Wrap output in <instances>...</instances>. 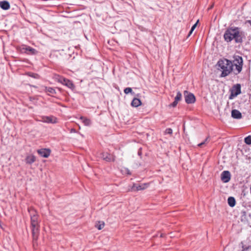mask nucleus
<instances>
[{
  "label": "nucleus",
  "instance_id": "7c9ffc66",
  "mask_svg": "<svg viewBox=\"0 0 251 251\" xmlns=\"http://www.w3.org/2000/svg\"><path fill=\"white\" fill-rule=\"evenodd\" d=\"M213 6V5H212L208 9H211Z\"/></svg>",
  "mask_w": 251,
  "mask_h": 251
},
{
  "label": "nucleus",
  "instance_id": "dca6fc26",
  "mask_svg": "<svg viewBox=\"0 0 251 251\" xmlns=\"http://www.w3.org/2000/svg\"><path fill=\"white\" fill-rule=\"evenodd\" d=\"M0 7L3 10H7L10 8L9 3L6 0L0 2Z\"/></svg>",
  "mask_w": 251,
  "mask_h": 251
},
{
  "label": "nucleus",
  "instance_id": "2f4dec72",
  "mask_svg": "<svg viewBox=\"0 0 251 251\" xmlns=\"http://www.w3.org/2000/svg\"><path fill=\"white\" fill-rule=\"evenodd\" d=\"M72 131H75V130H73V129H72Z\"/></svg>",
  "mask_w": 251,
  "mask_h": 251
},
{
  "label": "nucleus",
  "instance_id": "0eeeda50",
  "mask_svg": "<svg viewBox=\"0 0 251 251\" xmlns=\"http://www.w3.org/2000/svg\"><path fill=\"white\" fill-rule=\"evenodd\" d=\"M100 157L106 162L114 161L115 160L114 156L108 152H102L100 154Z\"/></svg>",
  "mask_w": 251,
  "mask_h": 251
},
{
  "label": "nucleus",
  "instance_id": "2eb2a0df",
  "mask_svg": "<svg viewBox=\"0 0 251 251\" xmlns=\"http://www.w3.org/2000/svg\"><path fill=\"white\" fill-rule=\"evenodd\" d=\"M36 158L33 155H29L26 157L25 162L27 164H31L35 161Z\"/></svg>",
  "mask_w": 251,
  "mask_h": 251
},
{
  "label": "nucleus",
  "instance_id": "ddd939ff",
  "mask_svg": "<svg viewBox=\"0 0 251 251\" xmlns=\"http://www.w3.org/2000/svg\"><path fill=\"white\" fill-rule=\"evenodd\" d=\"M149 184L147 183H144L138 185H136V184H134L132 187L131 189L133 191L143 190L147 188Z\"/></svg>",
  "mask_w": 251,
  "mask_h": 251
},
{
  "label": "nucleus",
  "instance_id": "9d476101",
  "mask_svg": "<svg viewBox=\"0 0 251 251\" xmlns=\"http://www.w3.org/2000/svg\"><path fill=\"white\" fill-rule=\"evenodd\" d=\"M42 121L47 123L55 124L57 123V119L54 116H44L42 118Z\"/></svg>",
  "mask_w": 251,
  "mask_h": 251
},
{
  "label": "nucleus",
  "instance_id": "423d86ee",
  "mask_svg": "<svg viewBox=\"0 0 251 251\" xmlns=\"http://www.w3.org/2000/svg\"><path fill=\"white\" fill-rule=\"evenodd\" d=\"M185 100L187 103H193L196 99L195 96L192 93H188L187 91L184 92Z\"/></svg>",
  "mask_w": 251,
  "mask_h": 251
},
{
  "label": "nucleus",
  "instance_id": "f03ea898",
  "mask_svg": "<svg viewBox=\"0 0 251 251\" xmlns=\"http://www.w3.org/2000/svg\"><path fill=\"white\" fill-rule=\"evenodd\" d=\"M30 217V225L32 231L33 245L36 242L39 233V216L37 211L32 207L28 209Z\"/></svg>",
  "mask_w": 251,
  "mask_h": 251
},
{
  "label": "nucleus",
  "instance_id": "4468645a",
  "mask_svg": "<svg viewBox=\"0 0 251 251\" xmlns=\"http://www.w3.org/2000/svg\"><path fill=\"white\" fill-rule=\"evenodd\" d=\"M231 116L234 119H239L242 118V114L238 110L234 109L231 111Z\"/></svg>",
  "mask_w": 251,
  "mask_h": 251
},
{
  "label": "nucleus",
  "instance_id": "a211bd4d",
  "mask_svg": "<svg viewBox=\"0 0 251 251\" xmlns=\"http://www.w3.org/2000/svg\"><path fill=\"white\" fill-rule=\"evenodd\" d=\"M227 202L230 207H233L235 205L236 201L234 198L230 197L228 198Z\"/></svg>",
  "mask_w": 251,
  "mask_h": 251
},
{
  "label": "nucleus",
  "instance_id": "393cba45",
  "mask_svg": "<svg viewBox=\"0 0 251 251\" xmlns=\"http://www.w3.org/2000/svg\"><path fill=\"white\" fill-rule=\"evenodd\" d=\"M208 138H209V137H207L205 139V140H204L203 142H201V143L199 144L198 145V146L199 147H202V146L203 145H204L206 144L208 142Z\"/></svg>",
  "mask_w": 251,
  "mask_h": 251
},
{
  "label": "nucleus",
  "instance_id": "5701e85b",
  "mask_svg": "<svg viewBox=\"0 0 251 251\" xmlns=\"http://www.w3.org/2000/svg\"><path fill=\"white\" fill-rule=\"evenodd\" d=\"M245 142L248 145L251 144V135H249L244 139Z\"/></svg>",
  "mask_w": 251,
  "mask_h": 251
},
{
  "label": "nucleus",
  "instance_id": "6e6552de",
  "mask_svg": "<svg viewBox=\"0 0 251 251\" xmlns=\"http://www.w3.org/2000/svg\"><path fill=\"white\" fill-rule=\"evenodd\" d=\"M21 51L30 55L35 54L37 53V51L35 49L30 47L25 46H24L21 48Z\"/></svg>",
  "mask_w": 251,
  "mask_h": 251
},
{
  "label": "nucleus",
  "instance_id": "4be33fe9",
  "mask_svg": "<svg viewBox=\"0 0 251 251\" xmlns=\"http://www.w3.org/2000/svg\"><path fill=\"white\" fill-rule=\"evenodd\" d=\"M182 95L180 92L177 93L176 96L175 98V100L178 102L181 99Z\"/></svg>",
  "mask_w": 251,
  "mask_h": 251
},
{
  "label": "nucleus",
  "instance_id": "f8f14e48",
  "mask_svg": "<svg viewBox=\"0 0 251 251\" xmlns=\"http://www.w3.org/2000/svg\"><path fill=\"white\" fill-rule=\"evenodd\" d=\"M59 81L60 82H61L62 84L67 86L69 88L72 89V88H74V85L73 83H72V82L68 79L64 78H61L59 79Z\"/></svg>",
  "mask_w": 251,
  "mask_h": 251
},
{
  "label": "nucleus",
  "instance_id": "39448f33",
  "mask_svg": "<svg viewBox=\"0 0 251 251\" xmlns=\"http://www.w3.org/2000/svg\"><path fill=\"white\" fill-rule=\"evenodd\" d=\"M229 99H232L241 94V85L239 84L234 85L231 88Z\"/></svg>",
  "mask_w": 251,
  "mask_h": 251
},
{
  "label": "nucleus",
  "instance_id": "a878e982",
  "mask_svg": "<svg viewBox=\"0 0 251 251\" xmlns=\"http://www.w3.org/2000/svg\"><path fill=\"white\" fill-rule=\"evenodd\" d=\"M132 89L130 87H127L125 89L124 92L125 94H127L129 93H132Z\"/></svg>",
  "mask_w": 251,
  "mask_h": 251
},
{
  "label": "nucleus",
  "instance_id": "473e14b6",
  "mask_svg": "<svg viewBox=\"0 0 251 251\" xmlns=\"http://www.w3.org/2000/svg\"><path fill=\"white\" fill-rule=\"evenodd\" d=\"M72 131H75V130H73V129H72Z\"/></svg>",
  "mask_w": 251,
  "mask_h": 251
},
{
  "label": "nucleus",
  "instance_id": "c756f323",
  "mask_svg": "<svg viewBox=\"0 0 251 251\" xmlns=\"http://www.w3.org/2000/svg\"><path fill=\"white\" fill-rule=\"evenodd\" d=\"M251 249V246H249L247 249H246V250Z\"/></svg>",
  "mask_w": 251,
  "mask_h": 251
},
{
  "label": "nucleus",
  "instance_id": "20e7f679",
  "mask_svg": "<svg viewBox=\"0 0 251 251\" xmlns=\"http://www.w3.org/2000/svg\"><path fill=\"white\" fill-rule=\"evenodd\" d=\"M233 68L232 73L235 75L239 74L242 70L243 65V60L241 56L235 55L233 60L231 61Z\"/></svg>",
  "mask_w": 251,
  "mask_h": 251
},
{
  "label": "nucleus",
  "instance_id": "7ed1b4c3",
  "mask_svg": "<svg viewBox=\"0 0 251 251\" xmlns=\"http://www.w3.org/2000/svg\"><path fill=\"white\" fill-rule=\"evenodd\" d=\"M219 70L222 71L221 77H226L230 73H232V65L230 60L227 59L220 60L217 63Z\"/></svg>",
  "mask_w": 251,
  "mask_h": 251
},
{
  "label": "nucleus",
  "instance_id": "aec40b11",
  "mask_svg": "<svg viewBox=\"0 0 251 251\" xmlns=\"http://www.w3.org/2000/svg\"><path fill=\"white\" fill-rule=\"evenodd\" d=\"M80 119L82 120V122L85 126H89L91 124V121L89 119L85 118L83 117H81Z\"/></svg>",
  "mask_w": 251,
  "mask_h": 251
},
{
  "label": "nucleus",
  "instance_id": "6ab92c4d",
  "mask_svg": "<svg viewBox=\"0 0 251 251\" xmlns=\"http://www.w3.org/2000/svg\"><path fill=\"white\" fill-rule=\"evenodd\" d=\"M45 91L49 94L53 95L56 94V91L54 89L51 87H45Z\"/></svg>",
  "mask_w": 251,
  "mask_h": 251
},
{
  "label": "nucleus",
  "instance_id": "f3484780",
  "mask_svg": "<svg viewBox=\"0 0 251 251\" xmlns=\"http://www.w3.org/2000/svg\"><path fill=\"white\" fill-rule=\"evenodd\" d=\"M131 104L132 106L136 107L141 104V101L139 99L134 98L131 102Z\"/></svg>",
  "mask_w": 251,
  "mask_h": 251
},
{
  "label": "nucleus",
  "instance_id": "9b49d317",
  "mask_svg": "<svg viewBox=\"0 0 251 251\" xmlns=\"http://www.w3.org/2000/svg\"><path fill=\"white\" fill-rule=\"evenodd\" d=\"M37 152L42 157L47 158L50 155V149H41L37 150Z\"/></svg>",
  "mask_w": 251,
  "mask_h": 251
},
{
  "label": "nucleus",
  "instance_id": "b1692460",
  "mask_svg": "<svg viewBox=\"0 0 251 251\" xmlns=\"http://www.w3.org/2000/svg\"><path fill=\"white\" fill-rule=\"evenodd\" d=\"M199 21H198L196 24H195L192 27H191V29L189 33V34H188V36H190L192 33L193 32V31H194V30L195 29L196 27L197 26V24L198 23Z\"/></svg>",
  "mask_w": 251,
  "mask_h": 251
},
{
  "label": "nucleus",
  "instance_id": "1a4fd4ad",
  "mask_svg": "<svg viewBox=\"0 0 251 251\" xmlns=\"http://www.w3.org/2000/svg\"><path fill=\"white\" fill-rule=\"evenodd\" d=\"M231 178V175L229 171H223L221 175V180L225 183L228 182Z\"/></svg>",
  "mask_w": 251,
  "mask_h": 251
},
{
  "label": "nucleus",
  "instance_id": "bb28decb",
  "mask_svg": "<svg viewBox=\"0 0 251 251\" xmlns=\"http://www.w3.org/2000/svg\"><path fill=\"white\" fill-rule=\"evenodd\" d=\"M172 133H173V130L170 128H167L165 131V134H169L171 135L172 134Z\"/></svg>",
  "mask_w": 251,
  "mask_h": 251
},
{
  "label": "nucleus",
  "instance_id": "c85d7f7f",
  "mask_svg": "<svg viewBox=\"0 0 251 251\" xmlns=\"http://www.w3.org/2000/svg\"><path fill=\"white\" fill-rule=\"evenodd\" d=\"M248 23H249L251 25V20H249V21H247Z\"/></svg>",
  "mask_w": 251,
  "mask_h": 251
},
{
  "label": "nucleus",
  "instance_id": "412c9836",
  "mask_svg": "<svg viewBox=\"0 0 251 251\" xmlns=\"http://www.w3.org/2000/svg\"><path fill=\"white\" fill-rule=\"evenodd\" d=\"M104 226V223L103 222H99L96 225V227L99 230H100L102 228H103Z\"/></svg>",
  "mask_w": 251,
  "mask_h": 251
},
{
  "label": "nucleus",
  "instance_id": "cd10ccee",
  "mask_svg": "<svg viewBox=\"0 0 251 251\" xmlns=\"http://www.w3.org/2000/svg\"><path fill=\"white\" fill-rule=\"evenodd\" d=\"M177 103H178L177 101L174 100V101L170 105V106L174 107L176 106V105H177Z\"/></svg>",
  "mask_w": 251,
  "mask_h": 251
},
{
  "label": "nucleus",
  "instance_id": "72a5a7b5",
  "mask_svg": "<svg viewBox=\"0 0 251 251\" xmlns=\"http://www.w3.org/2000/svg\"><path fill=\"white\" fill-rule=\"evenodd\" d=\"M72 131H75V130H73V129H72Z\"/></svg>",
  "mask_w": 251,
  "mask_h": 251
},
{
  "label": "nucleus",
  "instance_id": "f257e3e1",
  "mask_svg": "<svg viewBox=\"0 0 251 251\" xmlns=\"http://www.w3.org/2000/svg\"><path fill=\"white\" fill-rule=\"evenodd\" d=\"M245 37V32L238 27H228L224 34V39L227 43L234 40L235 43H242Z\"/></svg>",
  "mask_w": 251,
  "mask_h": 251
}]
</instances>
